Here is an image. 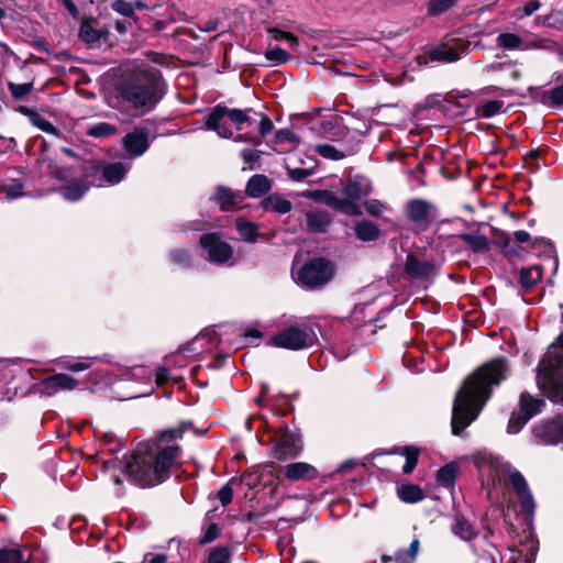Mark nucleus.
Instances as JSON below:
<instances>
[{"instance_id": "obj_1", "label": "nucleus", "mask_w": 563, "mask_h": 563, "mask_svg": "<svg viewBox=\"0 0 563 563\" xmlns=\"http://www.w3.org/2000/svg\"><path fill=\"white\" fill-rule=\"evenodd\" d=\"M509 367L505 358H496L478 367L456 393L452 409V432L460 434L479 415L490 398L492 388L506 379Z\"/></svg>"}, {"instance_id": "obj_2", "label": "nucleus", "mask_w": 563, "mask_h": 563, "mask_svg": "<svg viewBox=\"0 0 563 563\" xmlns=\"http://www.w3.org/2000/svg\"><path fill=\"white\" fill-rule=\"evenodd\" d=\"M117 92L122 102L148 112L163 97L161 73L145 63H131L123 69Z\"/></svg>"}, {"instance_id": "obj_3", "label": "nucleus", "mask_w": 563, "mask_h": 563, "mask_svg": "<svg viewBox=\"0 0 563 563\" xmlns=\"http://www.w3.org/2000/svg\"><path fill=\"white\" fill-rule=\"evenodd\" d=\"M178 453L179 449L174 445L158 449L156 444H144L126 461L124 471L140 487H154L169 477Z\"/></svg>"}, {"instance_id": "obj_4", "label": "nucleus", "mask_w": 563, "mask_h": 563, "mask_svg": "<svg viewBox=\"0 0 563 563\" xmlns=\"http://www.w3.org/2000/svg\"><path fill=\"white\" fill-rule=\"evenodd\" d=\"M475 464L483 478L487 482L496 483L508 482L514 488L521 508L525 512L531 515L534 511V500L528 487V484L520 472L512 468L511 465L495 456L489 452H478L475 455Z\"/></svg>"}, {"instance_id": "obj_5", "label": "nucleus", "mask_w": 563, "mask_h": 563, "mask_svg": "<svg viewBox=\"0 0 563 563\" xmlns=\"http://www.w3.org/2000/svg\"><path fill=\"white\" fill-rule=\"evenodd\" d=\"M537 384L554 402H563V333L538 365Z\"/></svg>"}, {"instance_id": "obj_6", "label": "nucleus", "mask_w": 563, "mask_h": 563, "mask_svg": "<svg viewBox=\"0 0 563 563\" xmlns=\"http://www.w3.org/2000/svg\"><path fill=\"white\" fill-rule=\"evenodd\" d=\"M251 112H253L252 109H229L218 104L207 117L206 126L208 130L217 132L222 139H231L233 137V132L228 126V122L234 125L236 131H243L245 125L250 126L254 123L250 117Z\"/></svg>"}, {"instance_id": "obj_7", "label": "nucleus", "mask_w": 563, "mask_h": 563, "mask_svg": "<svg viewBox=\"0 0 563 563\" xmlns=\"http://www.w3.org/2000/svg\"><path fill=\"white\" fill-rule=\"evenodd\" d=\"M317 340L316 333L309 327L290 325L271 338L269 343L287 350L310 347Z\"/></svg>"}, {"instance_id": "obj_8", "label": "nucleus", "mask_w": 563, "mask_h": 563, "mask_svg": "<svg viewBox=\"0 0 563 563\" xmlns=\"http://www.w3.org/2000/svg\"><path fill=\"white\" fill-rule=\"evenodd\" d=\"M332 275L331 264L325 260L317 258L301 266L294 276L297 284L313 289L329 283Z\"/></svg>"}, {"instance_id": "obj_9", "label": "nucleus", "mask_w": 563, "mask_h": 563, "mask_svg": "<svg viewBox=\"0 0 563 563\" xmlns=\"http://www.w3.org/2000/svg\"><path fill=\"white\" fill-rule=\"evenodd\" d=\"M408 219L420 231H426L439 217V210L433 203L423 199H412L406 206Z\"/></svg>"}, {"instance_id": "obj_10", "label": "nucleus", "mask_w": 563, "mask_h": 563, "mask_svg": "<svg viewBox=\"0 0 563 563\" xmlns=\"http://www.w3.org/2000/svg\"><path fill=\"white\" fill-rule=\"evenodd\" d=\"M130 166L123 163H113L108 164L102 167L99 166H90L89 169L85 173V178L96 177L101 174V177L97 180H91V185L96 187H102L106 184L115 185L119 184L124 176L126 175Z\"/></svg>"}, {"instance_id": "obj_11", "label": "nucleus", "mask_w": 563, "mask_h": 563, "mask_svg": "<svg viewBox=\"0 0 563 563\" xmlns=\"http://www.w3.org/2000/svg\"><path fill=\"white\" fill-rule=\"evenodd\" d=\"M538 443L555 445L563 441V416L537 423L532 430Z\"/></svg>"}, {"instance_id": "obj_12", "label": "nucleus", "mask_w": 563, "mask_h": 563, "mask_svg": "<svg viewBox=\"0 0 563 563\" xmlns=\"http://www.w3.org/2000/svg\"><path fill=\"white\" fill-rule=\"evenodd\" d=\"M301 450L300 435L294 431L284 430L275 441L273 456L279 461H285L296 457Z\"/></svg>"}, {"instance_id": "obj_13", "label": "nucleus", "mask_w": 563, "mask_h": 563, "mask_svg": "<svg viewBox=\"0 0 563 563\" xmlns=\"http://www.w3.org/2000/svg\"><path fill=\"white\" fill-rule=\"evenodd\" d=\"M200 245L208 254L209 261L213 263H227L233 255L231 245L220 240L214 233L203 234L200 238Z\"/></svg>"}, {"instance_id": "obj_14", "label": "nucleus", "mask_w": 563, "mask_h": 563, "mask_svg": "<svg viewBox=\"0 0 563 563\" xmlns=\"http://www.w3.org/2000/svg\"><path fill=\"white\" fill-rule=\"evenodd\" d=\"M79 386V382L73 376L58 373L42 379L38 390L42 395L52 397L60 391H71Z\"/></svg>"}, {"instance_id": "obj_15", "label": "nucleus", "mask_w": 563, "mask_h": 563, "mask_svg": "<svg viewBox=\"0 0 563 563\" xmlns=\"http://www.w3.org/2000/svg\"><path fill=\"white\" fill-rule=\"evenodd\" d=\"M123 147L130 157L143 155L150 147L148 133L143 129H135L123 137Z\"/></svg>"}, {"instance_id": "obj_16", "label": "nucleus", "mask_w": 563, "mask_h": 563, "mask_svg": "<svg viewBox=\"0 0 563 563\" xmlns=\"http://www.w3.org/2000/svg\"><path fill=\"white\" fill-rule=\"evenodd\" d=\"M467 47L468 44L461 42L452 45H440L429 52V58L435 62L452 63L460 59Z\"/></svg>"}, {"instance_id": "obj_17", "label": "nucleus", "mask_w": 563, "mask_h": 563, "mask_svg": "<svg viewBox=\"0 0 563 563\" xmlns=\"http://www.w3.org/2000/svg\"><path fill=\"white\" fill-rule=\"evenodd\" d=\"M284 475L291 482L311 481L318 477V470L306 462H295L284 467Z\"/></svg>"}, {"instance_id": "obj_18", "label": "nucleus", "mask_w": 563, "mask_h": 563, "mask_svg": "<svg viewBox=\"0 0 563 563\" xmlns=\"http://www.w3.org/2000/svg\"><path fill=\"white\" fill-rule=\"evenodd\" d=\"M497 47L507 49V51H529L534 48H540L541 45L534 41H525L519 35L515 33H500L496 38Z\"/></svg>"}, {"instance_id": "obj_19", "label": "nucleus", "mask_w": 563, "mask_h": 563, "mask_svg": "<svg viewBox=\"0 0 563 563\" xmlns=\"http://www.w3.org/2000/svg\"><path fill=\"white\" fill-rule=\"evenodd\" d=\"M405 269L410 277L418 279H427L434 273V266L431 263L411 255L407 257Z\"/></svg>"}, {"instance_id": "obj_20", "label": "nucleus", "mask_w": 563, "mask_h": 563, "mask_svg": "<svg viewBox=\"0 0 563 563\" xmlns=\"http://www.w3.org/2000/svg\"><path fill=\"white\" fill-rule=\"evenodd\" d=\"M242 195L228 188L219 187L214 194V200L220 205L221 210L229 211L239 208Z\"/></svg>"}, {"instance_id": "obj_21", "label": "nucleus", "mask_w": 563, "mask_h": 563, "mask_svg": "<svg viewBox=\"0 0 563 563\" xmlns=\"http://www.w3.org/2000/svg\"><path fill=\"white\" fill-rule=\"evenodd\" d=\"M89 178H85V174L80 181H69L62 189L63 197L68 201H77L84 197V195L88 191L89 187L92 186L91 181H88Z\"/></svg>"}, {"instance_id": "obj_22", "label": "nucleus", "mask_w": 563, "mask_h": 563, "mask_svg": "<svg viewBox=\"0 0 563 563\" xmlns=\"http://www.w3.org/2000/svg\"><path fill=\"white\" fill-rule=\"evenodd\" d=\"M306 220L308 230L313 233L325 232L331 222L330 216L322 210H312L307 212Z\"/></svg>"}, {"instance_id": "obj_23", "label": "nucleus", "mask_w": 563, "mask_h": 563, "mask_svg": "<svg viewBox=\"0 0 563 563\" xmlns=\"http://www.w3.org/2000/svg\"><path fill=\"white\" fill-rule=\"evenodd\" d=\"M92 22V20H85L79 27V37L87 44L97 43L108 35L107 30L95 27Z\"/></svg>"}, {"instance_id": "obj_24", "label": "nucleus", "mask_w": 563, "mask_h": 563, "mask_svg": "<svg viewBox=\"0 0 563 563\" xmlns=\"http://www.w3.org/2000/svg\"><path fill=\"white\" fill-rule=\"evenodd\" d=\"M273 128H274V125H273L272 120L268 117L261 114V121H260V126H258L260 136H254L249 133L239 134L234 137V141L251 143L253 145H260L262 142L261 137H264L268 133H271Z\"/></svg>"}, {"instance_id": "obj_25", "label": "nucleus", "mask_w": 563, "mask_h": 563, "mask_svg": "<svg viewBox=\"0 0 563 563\" xmlns=\"http://www.w3.org/2000/svg\"><path fill=\"white\" fill-rule=\"evenodd\" d=\"M271 189V181L265 175L252 176L245 188L247 196L252 198H260Z\"/></svg>"}, {"instance_id": "obj_26", "label": "nucleus", "mask_w": 563, "mask_h": 563, "mask_svg": "<svg viewBox=\"0 0 563 563\" xmlns=\"http://www.w3.org/2000/svg\"><path fill=\"white\" fill-rule=\"evenodd\" d=\"M235 227L240 234L241 240L247 243H255L257 238L260 236V227L254 222H250L243 218H238L235 220Z\"/></svg>"}, {"instance_id": "obj_27", "label": "nucleus", "mask_w": 563, "mask_h": 563, "mask_svg": "<svg viewBox=\"0 0 563 563\" xmlns=\"http://www.w3.org/2000/svg\"><path fill=\"white\" fill-rule=\"evenodd\" d=\"M343 201H346L352 205V208H347V214H360V207L356 205V201L361 198L362 190L361 186L356 183H351L344 186L343 190Z\"/></svg>"}, {"instance_id": "obj_28", "label": "nucleus", "mask_w": 563, "mask_h": 563, "mask_svg": "<svg viewBox=\"0 0 563 563\" xmlns=\"http://www.w3.org/2000/svg\"><path fill=\"white\" fill-rule=\"evenodd\" d=\"M452 532L464 541H470L476 536L473 525L462 516L455 517Z\"/></svg>"}, {"instance_id": "obj_29", "label": "nucleus", "mask_w": 563, "mask_h": 563, "mask_svg": "<svg viewBox=\"0 0 563 563\" xmlns=\"http://www.w3.org/2000/svg\"><path fill=\"white\" fill-rule=\"evenodd\" d=\"M519 405L520 411L527 415V418L531 419L533 416L541 411L545 402L540 398L531 397L528 394H521Z\"/></svg>"}, {"instance_id": "obj_30", "label": "nucleus", "mask_w": 563, "mask_h": 563, "mask_svg": "<svg viewBox=\"0 0 563 563\" xmlns=\"http://www.w3.org/2000/svg\"><path fill=\"white\" fill-rule=\"evenodd\" d=\"M461 239L476 253H485L489 250V240L482 234L465 233Z\"/></svg>"}, {"instance_id": "obj_31", "label": "nucleus", "mask_w": 563, "mask_h": 563, "mask_svg": "<svg viewBox=\"0 0 563 563\" xmlns=\"http://www.w3.org/2000/svg\"><path fill=\"white\" fill-rule=\"evenodd\" d=\"M355 233L360 240L368 242L378 238L379 229L371 221H361L355 227Z\"/></svg>"}, {"instance_id": "obj_32", "label": "nucleus", "mask_w": 563, "mask_h": 563, "mask_svg": "<svg viewBox=\"0 0 563 563\" xmlns=\"http://www.w3.org/2000/svg\"><path fill=\"white\" fill-rule=\"evenodd\" d=\"M93 360L92 357H84L80 360H69V358H58L55 361L57 366H59L63 369H68L70 372H82L86 369H89L91 366L90 361Z\"/></svg>"}, {"instance_id": "obj_33", "label": "nucleus", "mask_w": 563, "mask_h": 563, "mask_svg": "<svg viewBox=\"0 0 563 563\" xmlns=\"http://www.w3.org/2000/svg\"><path fill=\"white\" fill-rule=\"evenodd\" d=\"M457 466L455 464H446L437 473V483L442 487H451L455 483Z\"/></svg>"}, {"instance_id": "obj_34", "label": "nucleus", "mask_w": 563, "mask_h": 563, "mask_svg": "<svg viewBox=\"0 0 563 563\" xmlns=\"http://www.w3.org/2000/svg\"><path fill=\"white\" fill-rule=\"evenodd\" d=\"M398 496L405 503H417L423 499V490L413 484L402 485L398 488Z\"/></svg>"}, {"instance_id": "obj_35", "label": "nucleus", "mask_w": 563, "mask_h": 563, "mask_svg": "<svg viewBox=\"0 0 563 563\" xmlns=\"http://www.w3.org/2000/svg\"><path fill=\"white\" fill-rule=\"evenodd\" d=\"M267 33L269 34L271 40L274 41H285L288 43L290 49L297 52L299 48V38L289 32L283 31L278 27H268Z\"/></svg>"}, {"instance_id": "obj_36", "label": "nucleus", "mask_w": 563, "mask_h": 563, "mask_svg": "<svg viewBox=\"0 0 563 563\" xmlns=\"http://www.w3.org/2000/svg\"><path fill=\"white\" fill-rule=\"evenodd\" d=\"M541 277L542 271L539 266H531L520 271V283L526 289L533 287L539 280H541Z\"/></svg>"}, {"instance_id": "obj_37", "label": "nucleus", "mask_w": 563, "mask_h": 563, "mask_svg": "<svg viewBox=\"0 0 563 563\" xmlns=\"http://www.w3.org/2000/svg\"><path fill=\"white\" fill-rule=\"evenodd\" d=\"M540 101L550 107L563 106V85L542 91Z\"/></svg>"}, {"instance_id": "obj_38", "label": "nucleus", "mask_w": 563, "mask_h": 563, "mask_svg": "<svg viewBox=\"0 0 563 563\" xmlns=\"http://www.w3.org/2000/svg\"><path fill=\"white\" fill-rule=\"evenodd\" d=\"M456 3L457 0H430L427 4V15H441L452 9Z\"/></svg>"}, {"instance_id": "obj_39", "label": "nucleus", "mask_w": 563, "mask_h": 563, "mask_svg": "<svg viewBox=\"0 0 563 563\" xmlns=\"http://www.w3.org/2000/svg\"><path fill=\"white\" fill-rule=\"evenodd\" d=\"M503 106V101L490 100L483 103L482 106L476 107L475 114L478 118L488 119L497 114L501 110Z\"/></svg>"}, {"instance_id": "obj_40", "label": "nucleus", "mask_w": 563, "mask_h": 563, "mask_svg": "<svg viewBox=\"0 0 563 563\" xmlns=\"http://www.w3.org/2000/svg\"><path fill=\"white\" fill-rule=\"evenodd\" d=\"M0 563H29V558L20 549H1Z\"/></svg>"}, {"instance_id": "obj_41", "label": "nucleus", "mask_w": 563, "mask_h": 563, "mask_svg": "<svg viewBox=\"0 0 563 563\" xmlns=\"http://www.w3.org/2000/svg\"><path fill=\"white\" fill-rule=\"evenodd\" d=\"M117 133V126L107 122H99L91 125L87 134L97 139H103Z\"/></svg>"}, {"instance_id": "obj_42", "label": "nucleus", "mask_w": 563, "mask_h": 563, "mask_svg": "<svg viewBox=\"0 0 563 563\" xmlns=\"http://www.w3.org/2000/svg\"><path fill=\"white\" fill-rule=\"evenodd\" d=\"M231 552L227 547L212 548L208 554L207 563H229Z\"/></svg>"}, {"instance_id": "obj_43", "label": "nucleus", "mask_w": 563, "mask_h": 563, "mask_svg": "<svg viewBox=\"0 0 563 563\" xmlns=\"http://www.w3.org/2000/svg\"><path fill=\"white\" fill-rule=\"evenodd\" d=\"M292 205L289 200L279 197H269L267 200V209L275 211L279 214L289 212Z\"/></svg>"}, {"instance_id": "obj_44", "label": "nucleus", "mask_w": 563, "mask_h": 563, "mask_svg": "<svg viewBox=\"0 0 563 563\" xmlns=\"http://www.w3.org/2000/svg\"><path fill=\"white\" fill-rule=\"evenodd\" d=\"M529 420L530 418H527V415L522 413L521 411L512 412L507 426L508 433H518Z\"/></svg>"}, {"instance_id": "obj_45", "label": "nucleus", "mask_w": 563, "mask_h": 563, "mask_svg": "<svg viewBox=\"0 0 563 563\" xmlns=\"http://www.w3.org/2000/svg\"><path fill=\"white\" fill-rule=\"evenodd\" d=\"M8 88L15 100H22L31 93L33 89V82L14 84L10 81L8 82Z\"/></svg>"}, {"instance_id": "obj_46", "label": "nucleus", "mask_w": 563, "mask_h": 563, "mask_svg": "<svg viewBox=\"0 0 563 563\" xmlns=\"http://www.w3.org/2000/svg\"><path fill=\"white\" fill-rule=\"evenodd\" d=\"M316 151L322 157L333 161H339L344 157V153L330 144H318Z\"/></svg>"}, {"instance_id": "obj_47", "label": "nucleus", "mask_w": 563, "mask_h": 563, "mask_svg": "<svg viewBox=\"0 0 563 563\" xmlns=\"http://www.w3.org/2000/svg\"><path fill=\"white\" fill-rule=\"evenodd\" d=\"M404 455L406 457V463L402 466V472L405 474H409L418 463V450L416 448L406 446L404 449Z\"/></svg>"}, {"instance_id": "obj_48", "label": "nucleus", "mask_w": 563, "mask_h": 563, "mask_svg": "<svg viewBox=\"0 0 563 563\" xmlns=\"http://www.w3.org/2000/svg\"><path fill=\"white\" fill-rule=\"evenodd\" d=\"M265 57L267 60L278 65L286 63L290 58V55L280 47H273L265 52Z\"/></svg>"}, {"instance_id": "obj_49", "label": "nucleus", "mask_w": 563, "mask_h": 563, "mask_svg": "<svg viewBox=\"0 0 563 563\" xmlns=\"http://www.w3.org/2000/svg\"><path fill=\"white\" fill-rule=\"evenodd\" d=\"M322 196H323L322 201L325 205L331 206L336 209H340V210L344 211L345 213H347V208H352L351 203L343 201L342 198H338L331 192L324 191L322 194Z\"/></svg>"}, {"instance_id": "obj_50", "label": "nucleus", "mask_w": 563, "mask_h": 563, "mask_svg": "<svg viewBox=\"0 0 563 563\" xmlns=\"http://www.w3.org/2000/svg\"><path fill=\"white\" fill-rule=\"evenodd\" d=\"M30 120L32 124L38 128L41 131L54 135L57 134V129L49 121H47L36 112H32V118Z\"/></svg>"}, {"instance_id": "obj_51", "label": "nucleus", "mask_w": 563, "mask_h": 563, "mask_svg": "<svg viewBox=\"0 0 563 563\" xmlns=\"http://www.w3.org/2000/svg\"><path fill=\"white\" fill-rule=\"evenodd\" d=\"M1 190L5 194L7 198L15 199L24 196V186L21 181L14 180L11 184L3 185Z\"/></svg>"}, {"instance_id": "obj_52", "label": "nucleus", "mask_w": 563, "mask_h": 563, "mask_svg": "<svg viewBox=\"0 0 563 563\" xmlns=\"http://www.w3.org/2000/svg\"><path fill=\"white\" fill-rule=\"evenodd\" d=\"M500 563H530L529 560L522 558L520 551L516 549H507L504 554H499Z\"/></svg>"}, {"instance_id": "obj_53", "label": "nucleus", "mask_w": 563, "mask_h": 563, "mask_svg": "<svg viewBox=\"0 0 563 563\" xmlns=\"http://www.w3.org/2000/svg\"><path fill=\"white\" fill-rule=\"evenodd\" d=\"M111 8L119 14L128 18L134 16V7L132 3L124 0H115L111 4Z\"/></svg>"}, {"instance_id": "obj_54", "label": "nucleus", "mask_w": 563, "mask_h": 563, "mask_svg": "<svg viewBox=\"0 0 563 563\" xmlns=\"http://www.w3.org/2000/svg\"><path fill=\"white\" fill-rule=\"evenodd\" d=\"M220 534V529L217 523H210L200 540V543H210L214 541Z\"/></svg>"}, {"instance_id": "obj_55", "label": "nucleus", "mask_w": 563, "mask_h": 563, "mask_svg": "<svg viewBox=\"0 0 563 563\" xmlns=\"http://www.w3.org/2000/svg\"><path fill=\"white\" fill-rule=\"evenodd\" d=\"M172 261L183 267L190 264V256L186 250H175L172 253Z\"/></svg>"}, {"instance_id": "obj_56", "label": "nucleus", "mask_w": 563, "mask_h": 563, "mask_svg": "<svg viewBox=\"0 0 563 563\" xmlns=\"http://www.w3.org/2000/svg\"><path fill=\"white\" fill-rule=\"evenodd\" d=\"M233 489L230 484H225L221 487L218 493V498L223 507L228 506L232 501Z\"/></svg>"}, {"instance_id": "obj_57", "label": "nucleus", "mask_w": 563, "mask_h": 563, "mask_svg": "<svg viewBox=\"0 0 563 563\" xmlns=\"http://www.w3.org/2000/svg\"><path fill=\"white\" fill-rule=\"evenodd\" d=\"M202 341H207L210 344H216L218 342L217 332L214 330H206L195 338V343H200Z\"/></svg>"}, {"instance_id": "obj_58", "label": "nucleus", "mask_w": 563, "mask_h": 563, "mask_svg": "<svg viewBox=\"0 0 563 563\" xmlns=\"http://www.w3.org/2000/svg\"><path fill=\"white\" fill-rule=\"evenodd\" d=\"M311 175V172L306 168H292L288 169V176L295 181H302Z\"/></svg>"}, {"instance_id": "obj_59", "label": "nucleus", "mask_w": 563, "mask_h": 563, "mask_svg": "<svg viewBox=\"0 0 563 563\" xmlns=\"http://www.w3.org/2000/svg\"><path fill=\"white\" fill-rule=\"evenodd\" d=\"M365 209L369 214L378 217L384 212L386 208L382 202L372 200L366 203Z\"/></svg>"}, {"instance_id": "obj_60", "label": "nucleus", "mask_w": 563, "mask_h": 563, "mask_svg": "<svg viewBox=\"0 0 563 563\" xmlns=\"http://www.w3.org/2000/svg\"><path fill=\"white\" fill-rule=\"evenodd\" d=\"M261 153L258 151L254 150H244L242 152V157L245 162V164L249 165V167L252 169L253 164L256 163L260 159Z\"/></svg>"}, {"instance_id": "obj_61", "label": "nucleus", "mask_w": 563, "mask_h": 563, "mask_svg": "<svg viewBox=\"0 0 563 563\" xmlns=\"http://www.w3.org/2000/svg\"><path fill=\"white\" fill-rule=\"evenodd\" d=\"M395 561L396 563H412V559H409L408 556H406V551H399L396 553L395 558H391V556H388V555H383L382 556V561L383 563H389L391 561Z\"/></svg>"}, {"instance_id": "obj_62", "label": "nucleus", "mask_w": 563, "mask_h": 563, "mask_svg": "<svg viewBox=\"0 0 563 563\" xmlns=\"http://www.w3.org/2000/svg\"><path fill=\"white\" fill-rule=\"evenodd\" d=\"M260 476L258 471H253L244 474L242 481L247 487L253 488L260 483Z\"/></svg>"}, {"instance_id": "obj_63", "label": "nucleus", "mask_w": 563, "mask_h": 563, "mask_svg": "<svg viewBox=\"0 0 563 563\" xmlns=\"http://www.w3.org/2000/svg\"><path fill=\"white\" fill-rule=\"evenodd\" d=\"M169 379V371L168 368L161 366L156 369L155 373V382L157 386H162Z\"/></svg>"}, {"instance_id": "obj_64", "label": "nucleus", "mask_w": 563, "mask_h": 563, "mask_svg": "<svg viewBox=\"0 0 563 563\" xmlns=\"http://www.w3.org/2000/svg\"><path fill=\"white\" fill-rule=\"evenodd\" d=\"M541 7V3L539 0H530L529 2H527L522 9V14L520 15V18H523V16H529L531 15L533 12H536L537 10H539V8Z\"/></svg>"}]
</instances>
